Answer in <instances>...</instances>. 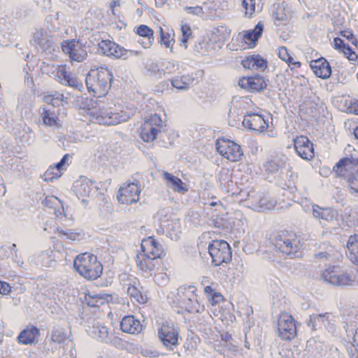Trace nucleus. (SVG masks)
<instances>
[{
    "instance_id": "obj_45",
    "label": "nucleus",
    "mask_w": 358,
    "mask_h": 358,
    "mask_svg": "<svg viewBox=\"0 0 358 358\" xmlns=\"http://www.w3.org/2000/svg\"><path fill=\"white\" fill-rule=\"evenodd\" d=\"M182 38L180 39V45H183L186 49L187 48V42L192 35V31L190 26L187 24L181 25Z\"/></svg>"
},
{
    "instance_id": "obj_13",
    "label": "nucleus",
    "mask_w": 358,
    "mask_h": 358,
    "mask_svg": "<svg viewBox=\"0 0 358 358\" xmlns=\"http://www.w3.org/2000/svg\"><path fill=\"white\" fill-rule=\"evenodd\" d=\"M322 278L325 282L336 286H351L356 281L358 282V279L353 278L347 273H337L334 267L325 269L322 273Z\"/></svg>"
},
{
    "instance_id": "obj_58",
    "label": "nucleus",
    "mask_w": 358,
    "mask_h": 358,
    "mask_svg": "<svg viewBox=\"0 0 358 358\" xmlns=\"http://www.w3.org/2000/svg\"><path fill=\"white\" fill-rule=\"evenodd\" d=\"M255 55L246 57L242 60V65L245 69H254Z\"/></svg>"
},
{
    "instance_id": "obj_9",
    "label": "nucleus",
    "mask_w": 358,
    "mask_h": 358,
    "mask_svg": "<svg viewBox=\"0 0 358 358\" xmlns=\"http://www.w3.org/2000/svg\"><path fill=\"white\" fill-rule=\"evenodd\" d=\"M162 120L157 114L151 115L141 127L140 136L145 142L153 141L162 129Z\"/></svg>"
},
{
    "instance_id": "obj_47",
    "label": "nucleus",
    "mask_w": 358,
    "mask_h": 358,
    "mask_svg": "<svg viewBox=\"0 0 358 358\" xmlns=\"http://www.w3.org/2000/svg\"><path fill=\"white\" fill-rule=\"evenodd\" d=\"M63 95L55 93L44 96L43 100L45 103L53 106H58L62 101Z\"/></svg>"
},
{
    "instance_id": "obj_24",
    "label": "nucleus",
    "mask_w": 358,
    "mask_h": 358,
    "mask_svg": "<svg viewBox=\"0 0 358 358\" xmlns=\"http://www.w3.org/2000/svg\"><path fill=\"white\" fill-rule=\"evenodd\" d=\"M73 187L77 197L84 202L92 190V184L85 178H80L75 182Z\"/></svg>"
},
{
    "instance_id": "obj_8",
    "label": "nucleus",
    "mask_w": 358,
    "mask_h": 358,
    "mask_svg": "<svg viewBox=\"0 0 358 358\" xmlns=\"http://www.w3.org/2000/svg\"><path fill=\"white\" fill-rule=\"evenodd\" d=\"M215 146L220 155L233 162L239 161L243 155L241 145L224 138H218Z\"/></svg>"
},
{
    "instance_id": "obj_41",
    "label": "nucleus",
    "mask_w": 358,
    "mask_h": 358,
    "mask_svg": "<svg viewBox=\"0 0 358 358\" xmlns=\"http://www.w3.org/2000/svg\"><path fill=\"white\" fill-rule=\"evenodd\" d=\"M160 40L159 43L161 45H164L166 48H170L172 52L173 46L174 44L173 34L171 32H164L162 27H159Z\"/></svg>"
},
{
    "instance_id": "obj_27",
    "label": "nucleus",
    "mask_w": 358,
    "mask_h": 358,
    "mask_svg": "<svg viewBox=\"0 0 358 358\" xmlns=\"http://www.w3.org/2000/svg\"><path fill=\"white\" fill-rule=\"evenodd\" d=\"M39 336V329L35 326H28L17 336L20 343L28 345L33 343Z\"/></svg>"
},
{
    "instance_id": "obj_17",
    "label": "nucleus",
    "mask_w": 358,
    "mask_h": 358,
    "mask_svg": "<svg viewBox=\"0 0 358 358\" xmlns=\"http://www.w3.org/2000/svg\"><path fill=\"white\" fill-rule=\"evenodd\" d=\"M99 51L102 54L115 58H126L128 51L110 40H102L99 44Z\"/></svg>"
},
{
    "instance_id": "obj_51",
    "label": "nucleus",
    "mask_w": 358,
    "mask_h": 358,
    "mask_svg": "<svg viewBox=\"0 0 358 358\" xmlns=\"http://www.w3.org/2000/svg\"><path fill=\"white\" fill-rule=\"evenodd\" d=\"M278 57L282 61H285L289 66H290V64L292 62L293 59L289 54V52L285 47H284V46L280 47L278 49Z\"/></svg>"
},
{
    "instance_id": "obj_62",
    "label": "nucleus",
    "mask_w": 358,
    "mask_h": 358,
    "mask_svg": "<svg viewBox=\"0 0 358 358\" xmlns=\"http://www.w3.org/2000/svg\"><path fill=\"white\" fill-rule=\"evenodd\" d=\"M210 304L212 306L215 305L216 303H219L220 301H222L223 297L222 296L217 292L213 293V295H211L209 298H208Z\"/></svg>"
},
{
    "instance_id": "obj_1",
    "label": "nucleus",
    "mask_w": 358,
    "mask_h": 358,
    "mask_svg": "<svg viewBox=\"0 0 358 358\" xmlns=\"http://www.w3.org/2000/svg\"><path fill=\"white\" fill-rule=\"evenodd\" d=\"M113 76L107 67L91 69L85 78L89 93L94 97L105 96L111 87Z\"/></svg>"
},
{
    "instance_id": "obj_22",
    "label": "nucleus",
    "mask_w": 358,
    "mask_h": 358,
    "mask_svg": "<svg viewBox=\"0 0 358 358\" xmlns=\"http://www.w3.org/2000/svg\"><path fill=\"white\" fill-rule=\"evenodd\" d=\"M310 66L315 76L322 79L329 78L331 74L329 63L323 57L311 61Z\"/></svg>"
},
{
    "instance_id": "obj_44",
    "label": "nucleus",
    "mask_w": 358,
    "mask_h": 358,
    "mask_svg": "<svg viewBox=\"0 0 358 358\" xmlns=\"http://www.w3.org/2000/svg\"><path fill=\"white\" fill-rule=\"evenodd\" d=\"M199 338L194 336H188L184 343V348L186 352L193 353L197 348Z\"/></svg>"
},
{
    "instance_id": "obj_57",
    "label": "nucleus",
    "mask_w": 358,
    "mask_h": 358,
    "mask_svg": "<svg viewBox=\"0 0 358 358\" xmlns=\"http://www.w3.org/2000/svg\"><path fill=\"white\" fill-rule=\"evenodd\" d=\"M226 348L234 356H243L242 349L232 343H227Z\"/></svg>"
},
{
    "instance_id": "obj_20",
    "label": "nucleus",
    "mask_w": 358,
    "mask_h": 358,
    "mask_svg": "<svg viewBox=\"0 0 358 358\" xmlns=\"http://www.w3.org/2000/svg\"><path fill=\"white\" fill-rule=\"evenodd\" d=\"M239 86L250 92H259L266 87L263 76L243 77L238 81Z\"/></svg>"
},
{
    "instance_id": "obj_49",
    "label": "nucleus",
    "mask_w": 358,
    "mask_h": 358,
    "mask_svg": "<svg viewBox=\"0 0 358 358\" xmlns=\"http://www.w3.org/2000/svg\"><path fill=\"white\" fill-rule=\"evenodd\" d=\"M242 6L245 15L250 17L255 12V3L254 0H242Z\"/></svg>"
},
{
    "instance_id": "obj_56",
    "label": "nucleus",
    "mask_w": 358,
    "mask_h": 358,
    "mask_svg": "<svg viewBox=\"0 0 358 358\" xmlns=\"http://www.w3.org/2000/svg\"><path fill=\"white\" fill-rule=\"evenodd\" d=\"M254 69H264L267 67V62L266 59L260 57L259 55H255L254 59Z\"/></svg>"
},
{
    "instance_id": "obj_54",
    "label": "nucleus",
    "mask_w": 358,
    "mask_h": 358,
    "mask_svg": "<svg viewBox=\"0 0 358 358\" xmlns=\"http://www.w3.org/2000/svg\"><path fill=\"white\" fill-rule=\"evenodd\" d=\"M346 57L351 61H356L358 58L356 52L350 47L348 44H347L345 48L341 50Z\"/></svg>"
},
{
    "instance_id": "obj_60",
    "label": "nucleus",
    "mask_w": 358,
    "mask_h": 358,
    "mask_svg": "<svg viewBox=\"0 0 358 358\" xmlns=\"http://www.w3.org/2000/svg\"><path fill=\"white\" fill-rule=\"evenodd\" d=\"M185 10H187V13L190 14L196 15H201L203 14V8L199 6L194 7H186Z\"/></svg>"
},
{
    "instance_id": "obj_23",
    "label": "nucleus",
    "mask_w": 358,
    "mask_h": 358,
    "mask_svg": "<svg viewBox=\"0 0 358 358\" xmlns=\"http://www.w3.org/2000/svg\"><path fill=\"white\" fill-rule=\"evenodd\" d=\"M120 328L124 332L134 334L141 332L142 325L133 315H127L122 319Z\"/></svg>"
},
{
    "instance_id": "obj_43",
    "label": "nucleus",
    "mask_w": 358,
    "mask_h": 358,
    "mask_svg": "<svg viewBox=\"0 0 358 358\" xmlns=\"http://www.w3.org/2000/svg\"><path fill=\"white\" fill-rule=\"evenodd\" d=\"M217 316L224 324H229L236 320L235 315L231 312L229 308L220 307Z\"/></svg>"
},
{
    "instance_id": "obj_40",
    "label": "nucleus",
    "mask_w": 358,
    "mask_h": 358,
    "mask_svg": "<svg viewBox=\"0 0 358 358\" xmlns=\"http://www.w3.org/2000/svg\"><path fill=\"white\" fill-rule=\"evenodd\" d=\"M55 233L64 240L79 241L82 238V234L80 233L76 232L72 230H63L62 229L57 228Z\"/></svg>"
},
{
    "instance_id": "obj_11",
    "label": "nucleus",
    "mask_w": 358,
    "mask_h": 358,
    "mask_svg": "<svg viewBox=\"0 0 358 358\" xmlns=\"http://www.w3.org/2000/svg\"><path fill=\"white\" fill-rule=\"evenodd\" d=\"M141 186L138 181L124 183L119 189L117 196L120 203L131 205L140 199Z\"/></svg>"
},
{
    "instance_id": "obj_33",
    "label": "nucleus",
    "mask_w": 358,
    "mask_h": 358,
    "mask_svg": "<svg viewBox=\"0 0 358 358\" xmlns=\"http://www.w3.org/2000/svg\"><path fill=\"white\" fill-rule=\"evenodd\" d=\"M70 337L66 328L60 326L55 327L50 334L51 341L57 344H64Z\"/></svg>"
},
{
    "instance_id": "obj_29",
    "label": "nucleus",
    "mask_w": 358,
    "mask_h": 358,
    "mask_svg": "<svg viewBox=\"0 0 358 358\" xmlns=\"http://www.w3.org/2000/svg\"><path fill=\"white\" fill-rule=\"evenodd\" d=\"M329 317L330 314L328 313L322 314H313L310 315L307 324L313 330L320 328L322 326L327 327L330 324Z\"/></svg>"
},
{
    "instance_id": "obj_53",
    "label": "nucleus",
    "mask_w": 358,
    "mask_h": 358,
    "mask_svg": "<svg viewBox=\"0 0 358 358\" xmlns=\"http://www.w3.org/2000/svg\"><path fill=\"white\" fill-rule=\"evenodd\" d=\"M296 176H290V179L288 180L289 183L281 184L282 188L288 190L292 194L294 193L296 191Z\"/></svg>"
},
{
    "instance_id": "obj_32",
    "label": "nucleus",
    "mask_w": 358,
    "mask_h": 358,
    "mask_svg": "<svg viewBox=\"0 0 358 358\" xmlns=\"http://www.w3.org/2000/svg\"><path fill=\"white\" fill-rule=\"evenodd\" d=\"M152 257L144 253L138 254L136 256V264L138 268L145 273H150L155 268L154 261Z\"/></svg>"
},
{
    "instance_id": "obj_64",
    "label": "nucleus",
    "mask_w": 358,
    "mask_h": 358,
    "mask_svg": "<svg viewBox=\"0 0 358 358\" xmlns=\"http://www.w3.org/2000/svg\"><path fill=\"white\" fill-rule=\"evenodd\" d=\"M10 292V286L8 283L0 281V294H7Z\"/></svg>"
},
{
    "instance_id": "obj_4",
    "label": "nucleus",
    "mask_w": 358,
    "mask_h": 358,
    "mask_svg": "<svg viewBox=\"0 0 358 358\" xmlns=\"http://www.w3.org/2000/svg\"><path fill=\"white\" fill-rule=\"evenodd\" d=\"M176 300L177 305L187 313H197L204 310V306L197 299L196 288L194 285L180 286Z\"/></svg>"
},
{
    "instance_id": "obj_6",
    "label": "nucleus",
    "mask_w": 358,
    "mask_h": 358,
    "mask_svg": "<svg viewBox=\"0 0 358 358\" xmlns=\"http://www.w3.org/2000/svg\"><path fill=\"white\" fill-rule=\"evenodd\" d=\"M208 253L212 259V263L217 266L231 260V250L229 243L223 240H213L209 243Z\"/></svg>"
},
{
    "instance_id": "obj_3",
    "label": "nucleus",
    "mask_w": 358,
    "mask_h": 358,
    "mask_svg": "<svg viewBox=\"0 0 358 358\" xmlns=\"http://www.w3.org/2000/svg\"><path fill=\"white\" fill-rule=\"evenodd\" d=\"M276 250L282 255L294 257L297 256L302 248L300 237L295 233L281 231L273 240Z\"/></svg>"
},
{
    "instance_id": "obj_63",
    "label": "nucleus",
    "mask_w": 358,
    "mask_h": 358,
    "mask_svg": "<svg viewBox=\"0 0 358 358\" xmlns=\"http://www.w3.org/2000/svg\"><path fill=\"white\" fill-rule=\"evenodd\" d=\"M347 44L344 43V41L337 37V38H335L334 40V47L335 49L338 50V51L341 52V50L345 48V46Z\"/></svg>"
},
{
    "instance_id": "obj_28",
    "label": "nucleus",
    "mask_w": 358,
    "mask_h": 358,
    "mask_svg": "<svg viewBox=\"0 0 358 358\" xmlns=\"http://www.w3.org/2000/svg\"><path fill=\"white\" fill-rule=\"evenodd\" d=\"M162 176L167 185L171 187L174 192L181 194H185L187 192L186 185L179 178L174 176L166 171L163 172Z\"/></svg>"
},
{
    "instance_id": "obj_26",
    "label": "nucleus",
    "mask_w": 358,
    "mask_h": 358,
    "mask_svg": "<svg viewBox=\"0 0 358 358\" xmlns=\"http://www.w3.org/2000/svg\"><path fill=\"white\" fill-rule=\"evenodd\" d=\"M217 180L222 189L231 194H235L234 191V182L231 178V173L228 169H222L217 176Z\"/></svg>"
},
{
    "instance_id": "obj_46",
    "label": "nucleus",
    "mask_w": 358,
    "mask_h": 358,
    "mask_svg": "<svg viewBox=\"0 0 358 358\" xmlns=\"http://www.w3.org/2000/svg\"><path fill=\"white\" fill-rule=\"evenodd\" d=\"M62 176V171H57V169L50 166L43 173V178L45 181H52Z\"/></svg>"
},
{
    "instance_id": "obj_30",
    "label": "nucleus",
    "mask_w": 358,
    "mask_h": 358,
    "mask_svg": "<svg viewBox=\"0 0 358 358\" xmlns=\"http://www.w3.org/2000/svg\"><path fill=\"white\" fill-rule=\"evenodd\" d=\"M347 257L354 264H358V234L351 235L347 242Z\"/></svg>"
},
{
    "instance_id": "obj_15",
    "label": "nucleus",
    "mask_w": 358,
    "mask_h": 358,
    "mask_svg": "<svg viewBox=\"0 0 358 358\" xmlns=\"http://www.w3.org/2000/svg\"><path fill=\"white\" fill-rule=\"evenodd\" d=\"M244 127L257 133L266 131L268 128V120L257 113H247L242 122Z\"/></svg>"
},
{
    "instance_id": "obj_50",
    "label": "nucleus",
    "mask_w": 358,
    "mask_h": 358,
    "mask_svg": "<svg viewBox=\"0 0 358 358\" xmlns=\"http://www.w3.org/2000/svg\"><path fill=\"white\" fill-rule=\"evenodd\" d=\"M250 193L251 189H241L238 192H235V194L232 195L236 196L237 198V201H239L240 203H242L245 206H246V203L248 202V199L250 197Z\"/></svg>"
},
{
    "instance_id": "obj_25",
    "label": "nucleus",
    "mask_w": 358,
    "mask_h": 358,
    "mask_svg": "<svg viewBox=\"0 0 358 358\" xmlns=\"http://www.w3.org/2000/svg\"><path fill=\"white\" fill-rule=\"evenodd\" d=\"M112 300V296L106 293H87L85 296V302L88 306L97 308Z\"/></svg>"
},
{
    "instance_id": "obj_10",
    "label": "nucleus",
    "mask_w": 358,
    "mask_h": 358,
    "mask_svg": "<svg viewBox=\"0 0 358 358\" xmlns=\"http://www.w3.org/2000/svg\"><path fill=\"white\" fill-rule=\"evenodd\" d=\"M335 173L343 177L350 183L357 178L358 173V159L353 157H344L334 166Z\"/></svg>"
},
{
    "instance_id": "obj_18",
    "label": "nucleus",
    "mask_w": 358,
    "mask_h": 358,
    "mask_svg": "<svg viewBox=\"0 0 358 358\" xmlns=\"http://www.w3.org/2000/svg\"><path fill=\"white\" fill-rule=\"evenodd\" d=\"M294 149L303 159L309 160L314 157L313 145L306 136H300L294 139Z\"/></svg>"
},
{
    "instance_id": "obj_31",
    "label": "nucleus",
    "mask_w": 358,
    "mask_h": 358,
    "mask_svg": "<svg viewBox=\"0 0 358 358\" xmlns=\"http://www.w3.org/2000/svg\"><path fill=\"white\" fill-rule=\"evenodd\" d=\"M56 76L58 78L60 83L67 85L68 86H78L76 78L70 71L66 70L65 66H59L57 69Z\"/></svg>"
},
{
    "instance_id": "obj_7",
    "label": "nucleus",
    "mask_w": 358,
    "mask_h": 358,
    "mask_svg": "<svg viewBox=\"0 0 358 358\" xmlns=\"http://www.w3.org/2000/svg\"><path fill=\"white\" fill-rule=\"evenodd\" d=\"M277 331L282 341H290L297 335L296 322L292 315L281 313L277 319Z\"/></svg>"
},
{
    "instance_id": "obj_34",
    "label": "nucleus",
    "mask_w": 358,
    "mask_h": 358,
    "mask_svg": "<svg viewBox=\"0 0 358 358\" xmlns=\"http://www.w3.org/2000/svg\"><path fill=\"white\" fill-rule=\"evenodd\" d=\"M42 110L41 117L44 125L56 128L61 127L60 120L54 112L50 111L46 108H43Z\"/></svg>"
},
{
    "instance_id": "obj_38",
    "label": "nucleus",
    "mask_w": 358,
    "mask_h": 358,
    "mask_svg": "<svg viewBox=\"0 0 358 358\" xmlns=\"http://www.w3.org/2000/svg\"><path fill=\"white\" fill-rule=\"evenodd\" d=\"M43 203L46 207L54 208V214L56 217H59L63 213L64 210L62 206L61 201L56 196H46L43 200Z\"/></svg>"
},
{
    "instance_id": "obj_59",
    "label": "nucleus",
    "mask_w": 358,
    "mask_h": 358,
    "mask_svg": "<svg viewBox=\"0 0 358 358\" xmlns=\"http://www.w3.org/2000/svg\"><path fill=\"white\" fill-rule=\"evenodd\" d=\"M352 344L356 352L351 353L350 357L358 358V328L357 329L355 334H354Z\"/></svg>"
},
{
    "instance_id": "obj_39",
    "label": "nucleus",
    "mask_w": 358,
    "mask_h": 358,
    "mask_svg": "<svg viewBox=\"0 0 358 358\" xmlns=\"http://www.w3.org/2000/svg\"><path fill=\"white\" fill-rule=\"evenodd\" d=\"M127 294L129 295L131 299L134 300V301L141 304L145 303L147 301L146 295L143 294L138 287L134 285H129L127 288Z\"/></svg>"
},
{
    "instance_id": "obj_5",
    "label": "nucleus",
    "mask_w": 358,
    "mask_h": 358,
    "mask_svg": "<svg viewBox=\"0 0 358 358\" xmlns=\"http://www.w3.org/2000/svg\"><path fill=\"white\" fill-rule=\"evenodd\" d=\"M92 119L99 124L115 125L126 122L130 118L129 114L121 110L117 112L111 107L100 108L92 113Z\"/></svg>"
},
{
    "instance_id": "obj_21",
    "label": "nucleus",
    "mask_w": 358,
    "mask_h": 358,
    "mask_svg": "<svg viewBox=\"0 0 358 358\" xmlns=\"http://www.w3.org/2000/svg\"><path fill=\"white\" fill-rule=\"evenodd\" d=\"M141 246L143 253L152 259L160 258L164 253L162 245L152 236L143 239Z\"/></svg>"
},
{
    "instance_id": "obj_61",
    "label": "nucleus",
    "mask_w": 358,
    "mask_h": 358,
    "mask_svg": "<svg viewBox=\"0 0 358 358\" xmlns=\"http://www.w3.org/2000/svg\"><path fill=\"white\" fill-rule=\"evenodd\" d=\"M240 313L243 315H246L247 317H250L253 314V309L250 305L244 304L241 308Z\"/></svg>"
},
{
    "instance_id": "obj_12",
    "label": "nucleus",
    "mask_w": 358,
    "mask_h": 358,
    "mask_svg": "<svg viewBox=\"0 0 358 358\" xmlns=\"http://www.w3.org/2000/svg\"><path fill=\"white\" fill-rule=\"evenodd\" d=\"M158 336L167 350H173L178 345L179 332L173 323H162L158 329Z\"/></svg>"
},
{
    "instance_id": "obj_36",
    "label": "nucleus",
    "mask_w": 358,
    "mask_h": 358,
    "mask_svg": "<svg viewBox=\"0 0 358 358\" xmlns=\"http://www.w3.org/2000/svg\"><path fill=\"white\" fill-rule=\"evenodd\" d=\"M90 334L101 341H106L109 336L108 329L101 324L95 323L92 325Z\"/></svg>"
},
{
    "instance_id": "obj_2",
    "label": "nucleus",
    "mask_w": 358,
    "mask_h": 358,
    "mask_svg": "<svg viewBox=\"0 0 358 358\" xmlns=\"http://www.w3.org/2000/svg\"><path fill=\"white\" fill-rule=\"evenodd\" d=\"M76 271L87 280H96L103 272V266L96 255L91 253H82L76 256L73 261Z\"/></svg>"
},
{
    "instance_id": "obj_52",
    "label": "nucleus",
    "mask_w": 358,
    "mask_h": 358,
    "mask_svg": "<svg viewBox=\"0 0 358 358\" xmlns=\"http://www.w3.org/2000/svg\"><path fill=\"white\" fill-rule=\"evenodd\" d=\"M170 225L171 228L170 227V231H169V236L171 239L176 241L179 238L180 224L178 222H174Z\"/></svg>"
},
{
    "instance_id": "obj_19",
    "label": "nucleus",
    "mask_w": 358,
    "mask_h": 358,
    "mask_svg": "<svg viewBox=\"0 0 358 358\" xmlns=\"http://www.w3.org/2000/svg\"><path fill=\"white\" fill-rule=\"evenodd\" d=\"M292 10L285 2L274 5L273 17L277 26L286 25L292 19Z\"/></svg>"
},
{
    "instance_id": "obj_48",
    "label": "nucleus",
    "mask_w": 358,
    "mask_h": 358,
    "mask_svg": "<svg viewBox=\"0 0 358 358\" xmlns=\"http://www.w3.org/2000/svg\"><path fill=\"white\" fill-rule=\"evenodd\" d=\"M136 34L141 36L146 37L149 40L154 38V31L149 27L141 24L137 27Z\"/></svg>"
},
{
    "instance_id": "obj_37",
    "label": "nucleus",
    "mask_w": 358,
    "mask_h": 358,
    "mask_svg": "<svg viewBox=\"0 0 358 358\" xmlns=\"http://www.w3.org/2000/svg\"><path fill=\"white\" fill-rule=\"evenodd\" d=\"M194 82V78L190 76H176L171 80L172 86L178 90H186Z\"/></svg>"
},
{
    "instance_id": "obj_16",
    "label": "nucleus",
    "mask_w": 358,
    "mask_h": 358,
    "mask_svg": "<svg viewBox=\"0 0 358 358\" xmlns=\"http://www.w3.org/2000/svg\"><path fill=\"white\" fill-rule=\"evenodd\" d=\"M275 204L267 200L262 194L251 189V193L246 207L257 211H263L266 210L272 209Z\"/></svg>"
},
{
    "instance_id": "obj_55",
    "label": "nucleus",
    "mask_w": 358,
    "mask_h": 358,
    "mask_svg": "<svg viewBox=\"0 0 358 358\" xmlns=\"http://www.w3.org/2000/svg\"><path fill=\"white\" fill-rule=\"evenodd\" d=\"M178 69V64L173 62H167L165 63V69H162L163 74H171Z\"/></svg>"
},
{
    "instance_id": "obj_42",
    "label": "nucleus",
    "mask_w": 358,
    "mask_h": 358,
    "mask_svg": "<svg viewBox=\"0 0 358 358\" xmlns=\"http://www.w3.org/2000/svg\"><path fill=\"white\" fill-rule=\"evenodd\" d=\"M313 214L316 218L328 220L332 217L331 210L328 208H320L317 205L313 206Z\"/></svg>"
},
{
    "instance_id": "obj_35",
    "label": "nucleus",
    "mask_w": 358,
    "mask_h": 358,
    "mask_svg": "<svg viewBox=\"0 0 358 358\" xmlns=\"http://www.w3.org/2000/svg\"><path fill=\"white\" fill-rule=\"evenodd\" d=\"M263 30V23L258 22L254 29H250L244 32L243 39L246 43H251L255 44V41L262 36Z\"/></svg>"
},
{
    "instance_id": "obj_14",
    "label": "nucleus",
    "mask_w": 358,
    "mask_h": 358,
    "mask_svg": "<svg viewBox=\"0 0 358 358\" xmlns=\"http://www.w3.org/2000/svg\"><path fill=\"white\" fill-rule=\"evenodd\" d=\"M62 49L64 52L69 55L72 61L80 62L87 56L86 46L74 40L64 41Z\"/></svg>"
}]
</instances>
